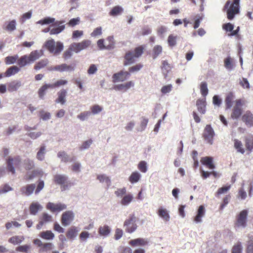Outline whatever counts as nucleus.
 Wrapping results in <instances>:
<instances>
[{
  "label": "nucleus",
  "instance_id": "nucleus-1",
  "mask_svg": "<svg viewBox=\"0 0 253 253\" xmlns=\"http://www.w3.org/2000/svg\"><path fill=\"white\" fill-rule=\"evenodd\" d=\"M239 1L240 0H233V1L228 0L226 1L224 6V9L226 12L227 17L229 20H232L235 15L239 13Z\"/></svg>",
  "mask_w": 253,
  "mask_h": 253
},
{
  "label": "nucleus",
  "instance_id": "nucleus-2",
  "mask_svg": "<svg viewBox=\"0 0 253 253\" xmlns=\"http://www.w3.org/2000/svg\"><path fill=\"white\" fill-rule=\"evenodd\" d=\"M44 46L51 53L58 55L63 49V44L60 42H55L53 39L47 41Z\"/></svg>",
  "mask_w": 253,
  "mask_h": 253
},
{
  "label": "nucleus",
  "instance_id": "nucleus-3",
  "mask_svg": "<svg viewBox=\"0 0 253 253\" xmlns=\"http://www.w3.org/2000/svg\"><path fill=\"white\" fill-rule=\"evenodd\" d=\"M65 21H56L48 28L44 29L42 31L43 33L49 32L50 35H57L61 33L65 29Z\"/></svg>",
  "mask_w": 253,
  "mask_h": 253
},
{
  "label": "nucleus",
  "instance_id": "nucleus-4",
  "mask_svg": "<svg viewBox=\"0 0 253 253\" xmlns=\"http://www.w3.org/2000/svg\"><path fill=\"white\" fill-rule=\"evenodd\" d=\"M136 222V217L134 214H130L124 223L123 227L125 231L129 233L134 232L137 228Z\"/></svg>",
  "mask_w": 253,
  "mask_h": 253
},
{
  "label": "nucleus",
  "instance_id": "nucleus-5",
  "mask_svg": "<svg viewBox=\"0 0 253 253\" xmlns=\"http://www.w3.org/2000/svg\"><path fill=\"white\" fill-rule=\"evenodd\" d=\"M248 211L247 210H244L241 211L236 216V222L235 223V227L238 229L245 228L247 225V217Z\"/></svg>",
  "mask_w": 253,
  "mask_h": 253
},
{
  "label": "nucleus",
  "instance_id": "nucleus-6",
  "mask_svg": "<svg viewBox=\"0 0 253 253\" xmlns=\"http://www.w3.org/2000/svg\"><path fill=\"white\" fill-rule=\"evenodd\" d=\"M215 135L214 131L211 125H207L205 126L203 136L204 140L210 145H212L213 142V137Z\"/></svg>",
  "mask_w": 253,
  "mask_h": 253
},
{
  "label": "nucleus",
  "instance_id": "nucleus-7",
  "mask_svg": "<svg viewBox=\"0 0 253 253\" xmlns=\"http://www.w3.org/2000/svg\"><path fill=\"white\" fill-rule=\"evenodd\" d=\"M91 44V41L88 40H83L80 42H74L71 44V49L75 53L87 48Z\"/></svg>",
  "mask_w": 253,
  "mask_h": 253
},
{
  "label": "nucleus",
  "instance_id": "nucleus-8",
  "mask_svg": "<svg viewBox=\"0 0 253 253\" xmlns=\"http://www.w3.org/2000/svg\"><path fill=\"white\" fill-rule=\"evenodd\" d=\"M74 214L72 211H66L63 213L61 217V223L64 226L70 224L74 220Z\"/></svg>",
  "mask_w": 253,
  "mask_h": 253
},
{
  "label": "nucleus",
  "instance_id": "nucleus-9",
  "mask_svg": "<svg viewBox=\"0 0 253 253\" xmlns=\"http://www.w3.org/2000/svg\"><path fill=\"white\" fill-rule=\"evenodd\" d=\"M66 205L62 203L55 204L49 202L46 205V208L51 212H54L56 211L59 212L66 209Z\"/></svg>",
  "mask_w": 253,
  "mask_h": 253
},
{
  "label": "nucleus",
  "instance_id": "nucleus-10",
  "mask_svg": "<svg viewBox=\"0 0 253 253\" xmlns=\"http://www.w3.org/2000/svg\"><path fill=\"white\" fill-rule=\"evenodd\" d=\"M130 76L129 73L126 71H121L113 75V82L114 83L124 82Z\"/></svg>",
  "mask_w": 253,
  "mask_h": 253
},
{
  "label": "nucleus",
  "instance_id": "nucleus-11",
  "mask_svg": "<svg viewBox=\"0 0 253 253\" xmlns=\"http://www.w3.org/2000/svg\"><path fill=\"white\" fill-rule=\"evenodd\" d=\"M35 187L36 185L35 184H28L23 186L20 189V192L22 194L29 196L33 194Z\"/></svg>",
  "mask_w": 253,
  "mask_h": 253
},
{
  "label": "nucleus",
  "instance_id": "nucleus-12",
  "mask_svg": "<svg viewBox=\"0 0 253 253\" xmlns=\"http://www.w3.org/2000/svg\"><path fill=\"white\" fill-rule=\"evenodd\" d=\"M198 111L202 114H205L206 112V98H200L196 102Z\"/></svg>",
  "mask_w": 253,
  "mask_h": 253
},
{
  "label": "nucleus",
  "instance_id": "nucleus-13",
  "mask_svg": "<svg viewBox=\"0 0 253 253\" xmlns=\"http://www.w3.org/2000/svg\"><path fill=\"white\" fill-rule=\"evenodd\" d=\"M148 243V240L146 238H137L129 241V244L133 247L144 246Z\"/></svg>",
  "mask_w": 253,
  "mask_h": 253
},
{
  "label": "nucleus",
  "instance_id": "nucleus-14",
  "mask_svg": "<svg viewBox=\"0 0 253 253\" xmlns=\"http://www.w3.org/2000/svg\"><path fill=\"white\" fill-rule=\"evenodd\" d=\"M43 53V52L42 49L40 50H36L32 51L30 54L28 55V57L31 63H32L42 56Z\"/></svg>",
  "mask_w": 253,
  "mask_h": 253
},
{
  "label": "nucleus",
  "instance_id": "nucleus-15",
  "mask_svg": "<svg viewBox=\"0 0 253 253\" xmlns=\"http://www.w3.org/2000/svg\"><path fill=\"white\" fill-rule=\"evenodd\" d=\"M111 232V228L107 225L100 226L98 229V233L100 236L106 238L110 236Z\"/></svg>",
  "mask_w": 253,
  "mask_h": 253
},
{
  "label": "nucleus",
  "instance_id": "nucleus-16",
  "mask_svg": "<svg viewBox=\"0 0 253 253\" xmlns=\"http://www.w3.org/2000/svg\"><path fill=\"white\" fill-rule=\"evenodd\" d=\"M57 95L58 97L56 99L55 102L62 105L64 104L66 101L67 91L65 89H62L57 93Z\"/></svg>",
  "mask_w": 253,
  "mask_h": 253
},
{
  "label": "nucleus",
  "instance_id": "nucleus-17",
  "mask_svg": "<svg viewBox=\"0 0 253 253\" xmlns=\"http://www.w3.org/2000/svg\"><path fill=\"white\" fill-rule=\"evenodd\" d=\"M133 199V195L130 193H128L122 197L120 203L123 206H127L132 202Z\"/></svg>",
  "mask_w": 253,
  "mask_h": 253
},
{
  "label": "nucleus",
  "instance_id": "nucleus-18",
  "mask_svg": "<svg viewBox=\"0 0 253 253\" xmlns=\"http://www.w3.org/2000/svg\"><path fill=\"white\" fill-rule=\"evenodd\" d=\"M201 162L202 164L206 166L210 169H213L215 168V166L213 164V159L210 157H205L201 159Z\"/></svg>",
  "mask_w": 253,
  "mask_h": 253
},
{
  "label": "nucleus",
  "instance_id": "nucleus-19",
  "mask_svg": "<svg viewBox=\"0 0 253 253\" xmlns=\"http://www.w3.org/2000/svg\"><path fill=\"white\" fill-rule=\"evenodd\" d=\"M134 85L132 81H129L124 84L116 85L114 87V89L116 90H126Z\"/></svg>",
  "mask_w": 253,
  "mask_h": 253
},
{
  "label": "nucleus",
  "instance_id": "nucleus-20",
  "mask_svg": "<svg viewBox=\"0 0 253 253\" xmlns=\"http://www.w3.org/2000/svg\"><path fill=\"white\" fill-rule=\"evenodd\" d=\"M55 69L56 71L59 72H71L74 70L73 67L70 65H68L65 63L55 66Z\"/></svg>",
  "mask_w": 253,
  "mask_h": 253
},
{
  "label": "nucleus",
  "instance_id": "nucleus-21",
  "mask_svg": "<svg viewBox=\"0 0 253 253\" xmlns=\"http://www.w3.org/2000/svg\"><path fill=\"white\" fill-rule=\"evenodd\" d=\"M42 207L38 202H33L29 208L30 214L35 215L39 211L42 209Z\"/></svg>",
  "mask_w": 253,
  "mask_h": 253
},
{
  "label": "nucleus",
  "instance_id": "nucleus-22",
  "mask_svg": "<svg viewBox=\"0 0 253 253\" xmlns=\"http://www.w3.org/2000/svg\"><path fill=\"white\" fill-rule=\"evenodd\" d=\"M242 120L248 126L253 125V115L250 112L246 113L242 116Z\"/></svg>",
  "mask_w": 253,
  "mask_h": 253
},
{
  "label": "nucleus",
  "instance_id": "nucleus-23",
  "mask_svg": "<svg viewBox=\"0 0 253 253\" xmlns=\"http://www.w3.org/2000/svg\"><path fill=\"white\" fill-rule=\"evenodd\" d=\"M158 214L164 221H169L170 216L168 211L166 209L162 207L160 208L158 210Z\"/></svg>",
  "mask_w": 253,
  "mask_h": 253
},
{
  "label": "nucleus",
  "instance_id": "nucleus-24",
  "mask_svg": "<svg viewBox=\"0 0 253 253\" xmlns=\"http://www.w3.org/2000/svg\"><path fill=\"white\" fill-rule=\"evenodd\" d=\"M39 236L43 239L51 241L54 238L55 235L51 231L46 230L40 232Z\"/></svg>",
  "mask_w": 253,
  "mask_h": 253
},
{
  "label": "nucleus",
  "instance_id": "nucleus-25",
  "mask_svg": "<svg viewBox=\"0 0 253 253\" xmlns=\"http://www.w3.org/2000/svg\"><path fill=\"white\" fill-rule=\"evenodd\" d=\"M205 214V209L203 206H200L198 209L197 214L194 218V221L196 223L201 222L202 218Z\"/></svg>",
  "mask_w": 253,
  "mask_h": 253
},
{
  "label": "nucleus",
  "instance_id": "nucleus-26",
  "mask_svg": "<svg viewBox=\"0 0 253 253\" xmlns=\"http://www.w3.org/2000/svg\"><path fill=\"white\" fill-rule=\"evenodd\" d=\"M141 177V174L138 171H133L128 177V180L131 184L138 182Z\"/></svg>",
  "mask_w": 253,
  "mask_h": 253
},
{
  "label": "nucleus",
  "instance_id": "nucleus-27",
  "mask_svg": "<svg viewBox=\"0 0 253 253\" xmlns=\"http://www.w3.org/2000/svg\"><path fill=\"white\" fill-rule=\"evenodd\" d=\"M235 98V95L232 92H229L227 95L225 100L226 109H230L232 107L233 101Z\"/></svg>",
  "mask_w": 253,
  "mask_h": 253
},
{
  "label": "nucleus",
  "instance_id": "nucleus-28",
  "mask_svg": "<svg viewBox=\"0 0 253 253\" xmlns=\"http://www.w3.org/2000/svg\"><path fill=\"white\" fill-rule=\"evenodd\" d=\"M134 58L135 57L132 52L128 51L125 55L124 65L126 66L132 64L135 61Z\"/></svg>",
  "mask_w": 253,
  "mask_h": 253
},
{
  "label": "nucleus",
  "instance_id": "nucleus-29",
  "mask_svg": "<svg viewBox=\"0 0 253 253\" xmlns=\"http://www.w3.org/2000/svg\"><path fill=\"white\" fill-rule=\"evenodd\" d=\"M20 71L19 67L16 66H11L8 68L4 73V75L6 77H9L12 75H14Z\"/></svg>",
  "mask_w": 253,
  "mask_h": 253
},
{
  "label": "nucleus",
  "instance_id": "nucleus-30",
  "mask_svg": "<svg viewBox=\"0 0 253 253\" xmlns=\"http://www.w3.org/2000/svg\"><path fill=\"white\" fill-rule=\"evenodd\" d=\"M17 64L19 67H23L28 64H31V62L29 60V58L27 55H24L21 56L19 59H17Z\"/></svg>",
  "mask_w": 253,
  "mask_h": 253
},
{
  "label": "nucleus",
  "instance_id": "nucleus-31",
  "mask_svg": "<svg viewBox=\"0 0 253 253\" xmlns=\"http://www.w3.org/2000/svg\"><path fill=\"white\" fill-rule=\"evenodd\" d=\"M68 177L63 174H56L54 176V182L58 184H65L67 181Z\"/></svg>",
  "mask_w": 253,
  "mask_h": 253
},
{
  "label": "nucleus",
  "instance_id": "nucleus-32",
  "mask_svg": "<svg viewBox=\"0 0 253 253\" xmlns=\"http://www.w3.org/2000/svg\"><path fill=\"white\" fill-rule=\"evenodd\" d=\"M78 232L77 227L73 226L68 229L66 236L69 239H73L77 236Z\"/></svg>",
  "mask_w": 253,
  "mask_h": 253
},
{
  "label": "nucleus",
  "instance_id": "nucleus-33",
  "mask_svg": "<svg viewBox=\"0 0 253 253\" xmlns=\"http://www.w3.org/2000/svg\"><path fill=\"white\" fill-rule=\"evenodd\" d=\"M21 86V82L15 81L8 84V90L10 92H13L17 90Z\"/></svg>",
  "mask_w": 253,
  "mask_h": 253
},
{
  "label": "nucleus",
  "instance_id": "nucleus-34",
  "mask_svg": "<svg viewBox=\"0 0 253 253\" xmlns=\"http://www.w3.org/2000/svg\"><path fill=\"white\" fill-rule=\"evenodd\" d=\"M46 153V147L44 145L41 146L37 152L36 158L39 161H43L44 159Z\"/></svg>",
  "mask_w": 253,
  "mask_h": 253
},
{
  "label": "nucleus",
  "instance_id": "nucleus-35",
  "mask_svg": "<svg viewBox=\"0 0 253 253\" xmlns=\"http://www.w3.org/2000/svg\"><path fill=\"white\" fill-rule=\"evenodd\" d=\"M140 119L141 121L140 125L136 128V130L138 131L142 132L146 128L149 120L148 119L143 117H141Z\"/></svg>",
  "mask_w": 253,
  "mask_h": 253
},
{
  "label": "nucleus",
  "instance_id": "nucleus-36",
  "mask_svg": "<svg viewBox=\"0 0 253 253\" xmlns=\"http://www.w3.org/2000/svg\"><path fill=\"white\" fill-rule=\"evenodd\" d=\"M97 179L101 183H105L108 187L111 184L110 178L106 174H100L97 176Z\"/></svg>",
  "mask_w": 253,
  "mask_h": 253
},
{
  "label": "nucleus",
  "instance_id": "nucleus-37",
  "mask_svg": "<svg viewBox=\"0 0 253 253\" xmlns=\"http://www.w3.org/2000/svg\"><path fill=\"white\" fill-rule=\"evenodd\" d=\"M224 66L225 68L228 71L232 70L234 68V64L233 63L232 59L228 57L226 58L224 60Z\"/></svg>",
  "mask_w": 253,
  "mask_h": 253
},
{
  "label": "nucleus",
  "instance_id": "nucleus-38",
  "mask_svg": "<svg viewBox=\"0 0 253 253\" xmlns=\"http://www.w3.org/2000/svg\"><path fill=\"white\" fill-rule=\"evenodd\" d=\"M55 19L50 17H46L43 19H41L37 22V24L41 25L54 24L55 22Z\"/></svg>",
  "mask_w": 253,
  "mask_h": 253
},
{
  "label": "nucleus",
  "instance_id": "nucleus-39",
  "mask_svg": "<svg viewBox=\"0 0 253 253\" xmlns=\"http://www.w3.org/2000/svg\"><path fill=\"white\" fill-rule=\"evenodd\" d=\"M242 113V109L237 107H234L231 115L233 119L237 120L241 116Z\"/></svg>",
  "mask_w": 253,
  "mask_h": 253
},
{
  "label": "nucleus",
  "instance_id": "nucleus-40",
  "mask_svg": "<svg viewBox=\"0 0 253 253\" xmlns=\"http://www.w3.org/2000/svg\"><path fill=\"white\" fill-rule=\"evenodd\" d=\"M57 156L62 161L64 162L72 161V159L64 151L59 152Z\"/></svg>",
  "mask_w": 253,
  "mask_h": 253
},
{
  "label": "nucleus",
  "instance_id": "nucleus-41",
  "mask_svg": "<svg viewBox=\"0 0 253 253\" xmlns=\"http://www.w3.org/2000/svg\"><path fill=\"white\" fill-rule=\"evenodd\" d=\"M24 240V237L22 236H15L10 238L8 240L9 242L14 245L21 243Z\"/></svg>",
  "mask_w": 253,
  "mask_h": 253
},
{
  "label": "nucleus",
  "instance_id": "nucleus-42",
  "mask_svg": "<svg viewBox=\"0 0 253 253\" xmlns=\"http://www.w3.org/2000/svg\"><path fill=\"white\" fill-rule=\"evenodd\" d=\"M54 248V245L52 243H43L41 249V251L47 252L51 251Z\"/></svg>",
  "mask_w": 253,
  "mask_h": 253
},
{
  "label": "nucleus",
  "instance_id": "nucleus-43",
  "mask_svg": "<svg viewBox=\"0 0 253 253\" xmlns=\"http://www.w3.org/2000/svg\"><path fill=\"white\" fill-rule=\"evenodd\" d=\"M123 11V8L120 6H116L113 8L110 12V15L113 16H115L119 15Z\"/></svg>",
  "mask_w": 253,
  "mask_h": 253
},
{
  "label": "nucleus",
  "instance_id": "nucleus-44",
  "mask_svg": "<svg viewBox=\"0 0 253 253\" xmlns=\"http://www.w3.org/2000/svg\"><path fill=\"white\" fill-rule=\"evenodd\" d=\"M18 58V55L7 56L5 58V63L6 65L13 64L16 62Z\"/></svg>",
  "mask_w": 253,
  "mask_h": 253
},
{
  "label": "nucleus",
  "instance_id": "nucleus-45",
  "mask_svg": "<svg viewBox=\"0 0 253 253\" xmlns=\"http://www.w3.org/2000/svg\"><path fill=\"white\" fill-rule=\"evenodd\" d=\"M200 91L203 96L205 97L208 94V88L207 84L204 82H202L200 85Z\"/></svg>",
  "mask_w": 253,
  "mask_h": 253
},
{
  "label": "nucleus",
  "instance_id": "nucleus-46",
  "mask_svg": "<svg viewBox=\"0 0 253 253\" xmlns=\"http://www.w3.org/2000/svg\"><path fill=\"white\" fill-rule=\"evenodd\" d=\"M41 220L44 224H46L52 221V216L47 213L44 212L42 214V216L41 218Z\"/></svg>",
  "mask_w": 253,
  "mask_h": 253
},
{
  "label": "nucleus",
  "instance_id": "nucleus-47",
  "mask_svg": "<svg viewBox=\"0 0 253 253\" xmlns=\"http://www.w3.org/2000/svg\"><path fill=\"white\" fill-rule=\"evenodd\" d=\"M138 169L143 173H145L147 171V163L145 161H140L138 164Z\"/></svg>",
  "mask_w": 253,
  "mask_h": 253
},
{
  "label": "nucleus",
  "instance_id": "nucleus-48",
  "mask_svg": "<svg viewBox=\"0 0 253 253\" xmlns=\"http://www.w3.org/2000/svg\"><path fill=\"white\" fill-rule=\"evenodd\" d=\"M48 63V60L45 59L42 60L38 62L34 67V68L36 70H39L44 67H45Z\"/></svg>",
  "mask_w": 253,
  "mask_h": 253
},
{
  "label": "nucleus",
  "instance_id": "nucleus-49",
  "mask_svg": "<svg viewBox=\"0 0 253 253\" xmlns=\"http://www.w3.org/2000/svg\"><path fill=\"white\" fill-rule=\"evenodd\" d=\"M162 52V47L161 45H155L153 50V58H156Z\"/></svg>",
  "mask_w": 253,
  "mask_h": 253
},
{
  "label": "nucleus",
  "instance_id": "nucleus-50",
  "mask_svg": "<svg viewBox=\"0 0 253 253\" xmlns=\"http://www.w3.org/2000/svg\"><path fill=\"white\" fill-rule=\"evenodd\" d=\"M162 69L163 71V73L165 75V78H166L167 73L171 69L170 65L167 61L165 60L163 61Z\"/></svg>",
  "mask_w": 253,
  "mask_h": 253
},
{
  "label": "nucleus",
  "instance_id": "nucleus-51",
  "mask_svg": "<svg viewBox=\"0 0 253 253\" xmlns=\"http://www.w3.org/2000/svg\"><path fill=\"white\" fill-rule=\"evenodd\" d=\"M24 165L25 169L27 170H30L33 169L35 166L33 161L29 159H27L24 160Z\"/></svg>",
  "mask_w": 253,
  "mask_h": 253
},
{
  "label": "nucleus",
  "instance_id": "nucleus-52",
  "mask_svg": "<svg viewBox=\"0 0 253 253\" xmlns=\"http://www.w3.org/2000/svg\"><path fill=\"white\" fill-rule=\"evenodd\" d=\"M234 147L238 152L244 154L245 152L244 148L242 147V144L241 141L238 140L234 141Z\"/></svg>",
  "mask_w": 253,
  "mask_h": 253
},
{
  "label": "nucleus",
  "instance_id": "nucleus-53",
  "mask_svg": "<svg viewBox=\"0 0 253 253\" xmlns=\"http://www.w3.org/2000/svg\"><path fill=\"white\" fill-rule=\"evenodd\" d=\"M91 113L89 111H84L77 116L78 119L82 121H84L87 119L88 117L90 115Z\"/></svg>",
  "mask_w": 253,
  "mask_h": 253
},
{
  "label": "nucleus",
  "instance_id": "nucleus-54",
  "mask_svg": "<svg viewBox=\"0 0 253 253\" xmlns=\"http://www.w3.org/2000/svg\"><path fill=\"white\" fill-rule=\"evenodd\" d=\"M204 16V15L202 13L196 15L194 25V28L195 29L198 28L199 27L201 21L203 19Z\"/></svg>",
  "mask_w": 253,
  "mask_h": 253
},
{
  "label": "nucleus",
  "instance_id": "nucleus-55",
  "mask_svg": "<svg viewBox=\"0 0 253 253\" xmlns=\"http://www.w3.org/2000/svg\"><path fill=\"white\" fill-rule=\"evenodd\" d=\"M13 188L8 184H5L0 188V195L12 191Z\"/></svg>",
  "mask_w": 253,
  "mask_h": 253
},
{
  "label": "nucleus",
  "instance_id": "nucleus-56",
  "mask_svg": "<svg viewBox=\"0 0 253 253\" xmlns=\"http://www.w3.org/2000/svg\"><path fill=\"white\" fill-rule=\"evenodd\" d=\"M7 169L8 171L14 174L15 172V169L13 165V159L9 158L7 161Z\"/></svg>",
  "mask_w": 253,
  "mask_h": 253
},
{
  "label": "nucleus",
  "instance_id": "nucleus-57",
  "mask_svg": "<svg viewBox=\"0 0 253 253\" xmlns=\"http://www.w3.org/2000/svg\"><path fill=\"white\" fill-rule=\"evenodd\" d=\"M126 194V189L125 187L122 188H118L115 192V194L117 197H123Z\"/></svg>",
  "mask_w": 253,
  "mask_h": 253
},
{
  "label": "nucleus",
  "instance_id": "nucleus-58",
  "mask_svg": "<svg viewBox=\"0 0 253 253\" xmlns=\"http://www.w3.org/2000/svg\"><path fill=\"white\" fill-rule=\"evenodd\" d=\"M176 36L173 35H170L168 39V44L170 46H174L176 43Z\"/></svg>",
  "mask_w": 253,
  "mask_h": 253
},
{
  "label": "nucleus",
  "instance_id": "nucleus-59",
  "mask_svg": "<svg viewBox=\"0 0 253 253\" xmlns=\"http://www.w3.org/2000/svg\"><path fill=\"white\" fill-rule=\"evenodd\" d=\"M230 185L226 186L224 187H222L220 188L217 190V192L215 194V196L216 197L219 196V195L224 194L227 192L230 189Z\"/></svg>",
  "mask_w": 253,
  "mask_h": 253
},
{
  "label": "nucleus",
  "instance_id": "nucleus-60",
  "mask_svg": "<svg viewBox=\"0 0 253 253\" xmlns=\"http://www.w3.org/2000/svg\"><path fill=\"white\" fill-rule=\"evenodd\" d=\"M37 176L36 171L33 170L32 171L27 172L25 175L24 178L27 180H32Z\"/></svg>",
  "mask_w": 253,
  "mask_h": 253
},
{
  "label": "nucleus",
  "instance_id": "nucleus-61",
  "mask_svg": "<svg viewBox=\"0 0 253 253\" xmlns=\"http://www.w3.org/2000/svg\"><path fill=\"white\" fill-rule=\"evenodd\" d=\"M32 12L29 11L26 13H24L21 17L20 19L22 23H24L26 20L30 19L31 18Z\"/></svg>",
  "mask_w": 253,
  "mask_h": 253
},
{
  "label": "nucleus",
  "instance_id": "nucleus-62",
  "mask_svg": "<svg viewBox=\"0 0 253 253\" xmlns=\"http://www.w3.org/2000/svg\"><path fill=\"white\" fill-rule=\"evenodd\" d=\"M172 89V85L171 84H169L163 86L161 89V92L163 94H167L169 93Z\"/></svg>",
  "mask_w": 253,
  "mask_h": 253
},
{
  "label": "nucleus",
  "instance_id": "nucleus-63",
  "mask_svg": "<svg viewBox=\"0 0 253 253\" xmlns=\"http://www.w3.org/2000/svg\"><path fill=\"white\" fill-rule=\"evenodd\" d=\"M92 143V140L91 139H89L86 141L84 142L82 145L80 147V149L81 150H84L88 149L91 144Z\"/></svg>",
  "mask_w": 253,
  "mask_h": 253
},
{
  "label": "nucleus",
  "instance_id": "nucleus-64",
  "mask_svg": "<svg viewBox=\"0 0 253 253\" xmlns=\"http://www.w3.org/2000/svg\"><path fill=\"white\" fill-rule=\"evenodd\" d=\"M243 247L240 243H238L237 245H235L232 250V253H242Z\"/></svg>",
  "mask_w": 253,
  "mask_h": 253
}]
</instances>
